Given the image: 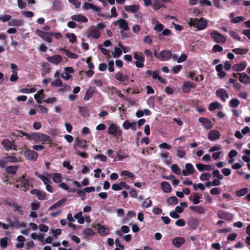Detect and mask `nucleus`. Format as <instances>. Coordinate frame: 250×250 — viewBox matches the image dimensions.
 <instances>
[{"mask_svg": "<svg viewBox=\"0 0 250 250\" xmlns=\"http://www.w3.org/2000/svg\"><path fill=\"white\" fill-rule=\"evenodd\" d=\"M229 35L234 39L238 41L241 40V38L239 36L238 34L234 31H230L229 32Z\"/></svg>", "mask_w": 250, "mask_h": 250, "instance_id": "58", "label": "nucleus"}, {"mask_svg": "<svg viewBox=\"0 0 250 250\" xmlns=\"http://www.w3.org/2000/svg\"><path fill=\"white\" fill-rule=\"evenodd\" d=\"M45 97L43 90H41L34 95V98L38 103H42V100Z\"/></svg>", "mask_w": 250, "mask_h": 250, "instance_id": "26", "label": "nucleus"}, {"mask_svg": "<svg viewBox=\"0 0 250 250\" xmlns=\"http://www.w3.org/2000/svg\"><path fill=\"white\" fill-rule=\"evenodd\" d=\"M232 52L238 54V55H244L247 53L248 52V49L236 48L232 50Z\"/></svg>", "mask_w": 250, "mask_h": 250, "instance_id": "40", "label": "nucleus"}, {"mask_svg": "<svg viewBox=\"0 0 250 250\" xmlns=\"http://www.w3.org/2000/svg\"><path fill=\"white\" fill-rule=\"evenodd\" d=\"M246 66L247 63L245 62H242L240 63L233 65L232 69L235 71H242L246 68Z\"/></svg>", "mask_w": 250, "mask_h": 250, "instance_id": "23", "label": "nucleus"}, {"mask_svg": "<svg viewBox=\"0 0 250 250\" xmlns=\"http://www.w3.org/2000/svg\"><path fill=\"white\" fill-rule=\"evenodd\" d=\"M13 135L16 137L25 136L28 139L32 140L37 142H41L43 144H50L51 143V140L49 136L40 132H34L29 134L24 133L22 131H18L17 134L13 133Z\"/></svg>", "mask_w": 250, "mask_h": 250, "instance_id": "1", "label": "nucleus"}, {"mask_svg": "<svg viewBox=\"0 0 250 250\" xmlns=\"http://www.w3.org/2000/svg\"><path fill=\"white\" fill-rule=\"evenodd\" d=\"M245 20V18L243 16H239L231 19V21L234 23H237L241 22Z\"/></svg>", "mask_w": 250, "mask_h": 250, "instance_id": "51", "label": "nucleus"}, {"mask_svg": "<svg viewBox=\"0 0 250 250\" xmlns=\"http://www.w3.org/2000/svg\"><path fill=\"white\" fill-rule=\"evenodd\" d=\"M220 132L216 130H212L210 131L208 134V138L210 141H214L219 139L220 137Z\"/></svg>", "mask_w": 250, "mask_h": 250, "instance_id": "18", "label": "nucleus"}, {"mask_svg": "<svg viewBox=\"0 0 250 250\" xmlns=\"http://www.w3.org/2000/svg\"><path fill=\"white\" fill-rule=\"evenodd\" d=\"M8 24L11 26H21L23 25V21L17 19H13L8 22Z\"/></svg>", "mask_w": 250, "mask_h": 250, "instance_id": "24", "label": "nucleus"}, {"mask_svg": "<svg viewBox=\"0 0 250 250\" xmlns=\"http://www.w3.org/2000/svg\"><path fill=\"white\" fill-rule=\"evenodd\" d=\"M66 202V199H61L60 200H59L57 202H56L55 204L51 206L48 209L49 210H52L57 208H59L62 205H63L64 203Z\"/></svg>", "mask_w": 250, "mask_h": 250, "instance_id": "34", "label": "nucleus"}, {"mask_svg": "<svg viewBox=\"0 0 250 250\" xmlns=\"http://www.w3.org/2000/svg\"><path fill=\"white\" fill-rule=\"evenodd\" d=\"M195 85L189 81H185L183 83L182 89L183 92L184 93H188L189 92L191 88L195 87Z\"/></svg>", "mask_w": 250, "mask_h": 250, "instance_id": "16", "label": "nucleus"}, {"mask_svg": "<svg viewBox=\"0 0 250 250\" xmlns=\"http://www.w3.org/2000/svg\"><path fill=\"white\" fill-rule=\"evenodd\" d=\"M19 182L21 186L23 187L24 188H28L32 185L33 179H27L23 176L20 179Z\"/></svg>", "mask_w": 250, "mask_h": 250, "instance_id": "10", "label": "nucleus"}, {"mask_svg": "<svg viewBox=\"0 0 250 250\" xmlns=\"http://www.w3.org/2000/svg\"><path fill=\"white\" fill-rule=\"evenodd\" d=\"M83 232L84 234L88 236H92L94 235V232L93 230L89 228H86L83 229Z\"/></svg>", "mask_w": 250, "mask_h": 250, "instance_id": "63", "label": "nucleus"}, {"mask_svg": "<svg viewBox=\"0 0 250 250\" xmlns=\"http://www.w3.org/2000/svg\"><path fill=\"white\" fill-rule=\"evenodd\" d=\"M153 8L155 10H158L162 7V4L157 0H154L153 4Z\"/></svg>", "mask_w": 250, "mask_h": 250, "instance_id": "62", "label": "nucleus"}, {"mask_svg": "<svg viewBox=\"0 0 250 250\" xmlns=\"http://www.w3.org/2000/svg\"><path fill=\"white\" fill-rule=\"evenodd\" d=\"M154 29L157 32H160L163 30L164 26L162 24L160 23L158 21H156L155 22V25Z\"/></svg>", "mask_w": 250, "mask_h": 250, "instance_id": "55", "label": "nucleus"}, {"mask_svg": "<svg viewBox=\"0 0 250 250\" xmlns=\"http://www.w3.org/2000/svg\"><path fill=\"white\" fill-rule=\"evenodd\" d=\"M36 107L37 108L38 111L39 113H46L48 112L47 108L45 107L44 106L41 105V104H39L38 105H37L36 106Z\"/></svg>", "mask_w": 250, "mask_h": 250, "instance_id": "54", "label": "nucleus"}, {"mask_svg": "<svg viewBox=\"0 0 250 250\" xmlns=\"http://www.w3.org/2000/svg\"><path fill=\"white\" fill-rule=\"evenodd\" d=\"M134 58L136 60L135 62V65L137 67L142 68L144 66L145 59L141 55L137 53H134Z\"/></svg>", "mask_w": 250, "mask_h": 250, "instance_id": "5", "label": "nucleus"}, {"mask_svg": "<svg viewBox=\"0 0 250 250\" xmlns=\"http://www.w3.org/2000/svg\"><path fill=\"white\" fill-rule=\"evenodd\" d=\"M139 9V5L137 4L132 5H126L125 6V9L126 11L134 13L137 11Z\"/></svg>", "mask_w": 250, "mask_h": 250, "instance_id": "36", "label": "nucleus"}, {"mask_svg": "<svg viewBox=\"0 0 250 250\" xmlns=\"http://www.w3.org/2000/svg\"><path fill=\"white\" fill-rule=\"evenodd\" d=\"M108 133L115 137H118L122 135V131L119 126L116 124H112L108 127Z\"/></svg>", "mask_w": 250, "mask_h": 250, "instance_id": "3", "label": "nucleus"}, {"mask_svg": "<svg viewBox=\"0 0 250 250\" xmlns=\"http://www.w3.org/2000/svg\"><path fill=\"white\" fill-rule=\"evenodd\" d=\"M172 53L169 50H164L160 53L159 60L162 61H167L171 57Z\"/></svg>", "mask_w": 250, "mask_h": 250, "instance_id": "14", "label": "nucleus"}, {"mask_svg": "<svg viewBox=\"0 0 250 250\" xmlns=\"http://www.w3.org/2000/svg\"><path fill=\"white\" fill-rule=\"evenodd\" d=\"M221 146L219 145H216L212 146L208 150L209 152H214L218 151H221Z\"/></svg>", "mask_w": 250, "mask_h": 250, "instance_id": "61", "label": "nucleus"}, {"mask_svg": "<svg viewBox=\"0 0 250 250\" xmlns=\"http://www.w3.org/2000/svg\"><path fill=\"white\" fill-rule=\"evenodd\" d=\"M36 91V89L35 88H21L19 90V92L21 93H24V94H28L31 93H34Z\"/></svg>", "mask_w": 250, "mask_h": 250, "instance_id": "46", "label": "nucleus"}, {"mask_svg": "<svg viewBox=\"0 0 250 250\" xmlns=\"http://www.w3.org/2000/svg\"><path fill=\"white\" fill-rule=\"evenodd\" d=\"M248 190H249L248 188H244L236 191L235 194L237 197H242L247 194L248 192Z\"/></svg>", "mask_w": 250, "mask_h": 250, "instance_id": "43", "label": "nucleus"}, {"mask_svg": "<svg viewBox=\"0 0 250 250\" xmlns=\"http://www.w3.org/2000/svg\"><path fill=\"white\" fill-rule=\"evenodd\" d=\"M60 50L62 51L63 53L68 57L71 59H77L78 56L73 53L71 52L70 51L66 50L65 49L61 48Z\"/></svg>", "mask_w": 250, "mask_h": 250, "instance_id": "38", "label": "nucleus"}, {"mask_svg": "<svg viewBox=\"0 0 250 250\" xmlns=\"http://www.w3.org/2000/svg\"><path fill=\"white\" fill-rule=\"evenodd\" d=\"M188 24L190 26H193L199 30H202L207 27L208 21L202 18L200 19L190 18Z\"/></svg>", "mask_w": 250, "mask_h": 250, "instance_id": "2", "label": "nucleus"}, {"mask_svg": "<svg viewBox=\"0 0 250 250\" xmlns=\"http://www.w3.org/2000/svg\"><path fill=\"white\" fill-rule=\"evenodd\" d=\"M199 122L201 123L204 128L210 129L213 126V124L210 120L206 118L201 117L199 119Z\"/></svg>", "mask_w": 250, "mask_h": 250, "instance_id": "11", "label": "nucleus"}, {"mask_svg": "<svg viewBox=\"0 0 250 250\" xmlns=\"http://www.w3.org/2000/svg\"><path fill=\"white\" fill-rule=\"evenodd\" d=\"M210 37L214 42L217 43H225L226 42V37L216 31H214L211 32Z\"/></svg>", "mask_w": 250, "mask_h": 250, "instance_id": "4", "label": "nucleus"}, {"mask_svg": "<svg viewBox=\"0 0 250 250\" xmlns=\"http://www.w3.org/2000/svg\"><path fill=\"white\" fill-rule=\"evenodd\" d=\"M161 187L162 190L165 192H169L171 190V186L167 182H162L161 183Z\"/></svg>", "mask_w": 250, "mask_h": 250, "instance_id": "35", "label": "nucleus"}, {"mask_svg": "<svg viewBox=\"0 0 250 250\" xmlns=\"http://www.w3.org/2000/svg\"><path fill=\"white\" fill-rule=\"evenodd\" d=\"M46 60L49 62L57 65L62 62V58L59 55H56L51 57H48Z\"/></svg>", "mask_w": 250, "mask_h": 250, "instance_id": "15", "label": "nucleus"}, {"mask_svg": "<svg viewBox=\"0 0 250 250\" xmlns=\"http://www.w3.org/2000/svg\"><path fill=\"white\" fill-rule=\"evenodd\" d=\"M100 32L96 29H93L91 30L88 35L89 37H92L95 39L99 38L100 37Z\"/></svg>", "mask_w": 250, "mask_h": 250, "instance_id": "45", "label": "nucleus"}, {"mask_svg": "<svg viewBox=\"0 0 250 250\" xmlns=\"http://www.w3.org/2000/svg\"><path fill=\"white\" fill-rule=\"evenodd\" d=\"M40 204L38 201L33 202L31 204V209L33 210L38 209L40 207Z\"/></svg>", "mask_w": 250, "mask_h": 250, "instance_id": "64", "label": "nucleus"}, {"mask_svg": "<svg viewBox=\"0 0 250 250\" xmlns=\"http://www.w3.org/2000/svg\"><path fill=\"white\" fill-rule=\"evenodd\" d=\"M216 95L221 98L222 100L225 102L229 98V94L224 89H219L216 92Z\"/></svg>", "mask_w": 250, "mask_h": 250, "instance_id": "17", "label": "nucleus"}, {"mask_svg": "<svg viewBox=\"0 0 250 250\" xmlns=\"http://www.w3.org/2000/svg\"><path fill=\"white\" fill-rule=\"evenodd\" d=\"M30 193L36 196L40 200H44L46 199V194L44 191H41L39 189H34L30 191Z\"/></svg>", "mask_w": 250, "mask_h": 250, "instance_id": "6", "label": "nucleus"}, {"mask_svg": "<svg viewBox=\"0 0 250 250\" xmlns=\"http://www.w3.org/2000/svg\"><path fill=\"white\" fill-rule=\"evenodd\" d=\"M97 227L98 232L101 236H105L109 234L110 229L108 228L99 224L97 225Z\"/></svg>", "mask_w": 250, "mask_h": 250, "instance_id": "8", "label": "nucleus"}, {"mask_svg": "<svg viewBox=\"0 0 250 250\" xmlns=\"http://www.w3.org/2000/svg\"><path fill=\"white\" fill-rule=\"evenodd\" d=\"M35 174L43 182V184L45 186L49 184H51V181L48 178V177L45 176L44 175H42L38 172H36Z\"/></svg>", "mask_w": 250, "mask_h": 250, "instance_id": "27", "label": "nucleus"}, {"mask_svg": "<svg viewBox=\"0 0 250 250\" xmlns=\"http://www.w3.org/2000/svg\"><path fill=\"white\" fill-rule=\"evenodd\" d=\"M115 78L121 82H124L128 79V77L126 75H123L121 72H117L114 75Z\"/></svg>", "mask_w": 250, "mask_h": 250, "instance_id": "30", "label": "nucleus"}, {"mask_svg": "<svg viewBox=\"0 0 250 250\" xmlns=\"http://www.w3.org/2000/svg\"><path fill=\"white\" fill-rule=\"evenodd\" d=\"M121 175L125 176L132 179H134L135 177V176L134 174V173L127 170H123L121 173Z\"/></svg>", "mask_w": 250, "mask_h": 250, "instance_id": "48", "label": "nucleus"}, {"mask_svg": "<svg viewBox=\"0 0 250 250\" xmlns=\"http://www.w3.org/2000/svg\"><path fill=\"white\" fill-rule=\"evenodd\" d=\"M92 93L93 91L91 90H87L84 96V100L85 101H88L91 98L92 96Z\"/></svg>", "mask_w": 250, "mask_h": 250, "instance_id": "60", "label": "nucleus"}, {"mask_svg": "<svg viewBox=\"0 0 250 250\" xmlns=\"http://www.w3.org/2000/svg\"><path fill=\"white\" fill-rule=\"evenodd\" d=\"M24 156L27 159L32 161H36L38 157V153L32 150L25 151Z\"/></svg>", "mask_w": 250, "mask_h": 250, "instance_id": "9", "label": "nucleus"}, {"mask_svg": "<svg viewBox=\"0 0 250 250\" xmlns=\"http://www.w3.org/2000/svg\"><path fill=\"white\" fill-rule=\"evenodd\" d=\"M167 202L169 204L175 205L178 203V200L175 197L172 196L167 200Z\"/></svg>", "mask_w": 250, "mask_h": 250, "instance_id": "59", "label": "nucleus"}, {"mask_svg": "<svg viewBox=\"0 0 250 250\" xmlns=\"http://www.w3.org/2000/svg\"><path fill=\"white\" fill-rule=\"evenodd\" d=\"M221 104L218 102H213L210 104L208 107L209 110L212 111L219 108Z\"/></svg>", "mask_w": 250, "mask_h": 250, "instance_id": "44", "label": "nucleus"}, {"mask_svg": "<svg viewBox=\"0 0 250 250\" xmlns=\"http://www.w3.org/2000/svg\"><path fill=\"white\" fill-rule=\"evenodd\" d=\"M36 33L45 41L50 43L52 42V39L48 36L50 33L44 32L40 29L36 30Z\"/></svg>", "mask_w": 250, "mask_h": 250, "instance_id": "12", "label": "nucleus"}, {"mask_svg": "<svg viewBox=\"0 0 250 250\" xmlns=\"http://www.w3.org/2000/svg\"><path fill=\"white\" fill-rule=\"evenodd\" d=\"M136 123L135 122H129L128 121H125L123 124V126L125 129H128L130 128L133 131H135L136 130Z\"/></svg>", "mask_w": 250, "mask_h": 250, "instance_id": "20", "label": "nucleus"}, {"mask_svg": "<svg viewBox=\"0 0 250 250\" xmlns=\"http://www.w3.org/2000/svg\"><path fill=\"white\" fill-rule=\"evenodd\" d=\"M196 167L199 171H203V170L209 171L212 169V166L210 165H204V164H197L196 165Z\"/></svg>", "mask_w": 250, "mask_h": 250, "instance_id": "25", "label": "nucleus"}, {"mask_svg": "<svg viewBox=\"0 0 250 250\" xmlns=\"http://www.w3.org/2000/svg\"><path fill=\"white\" fill-rule=\"evenodd\" d=\"M185 242V239L182 237H177L174 238L172 243L176 248H179Z\"/></svg>", "mask_w": 250, "mask_h": 250, "instance_id": "19", "label": "nucleus"}, {"mask_svg": "<svg viewBox=\"0 0 250 250\" xmlns=\"http://www.w3.org/2000/svg\"><path fill=\"white\" fill-rule=\"evenodd\" d=\"M211 174L209 173H204L200 175L199 178L201 181H208L211 178Z\"/></svg>", "mask_w": 250, "mask_h": 250, "instance_id": "49", "label": "nucleus"}, {"mask_svg": "<svg viewBox=\"0 0 250 250\" xmlns=\"http://www.w3.org/2000/svg\"><path fill=\"white\" fill-rule=\"evenodd\" d=\"M11 18V16L9 15L3 14L0 16V21L2 22H6L8 21H10Z\"/></svg>", "mask_w": 250, "mask_h": 250, "instance_id": "57", "label": "nucleus"}, {"mask_svg": "<svg viewBox=\"0 0 250 250\" xmlns=\"http://www.w3.org/2000/svg\"><path fill=\"white\" fill-rule=\"evenodd\" d=\"M194 168L190 163H187L185 165V168L183 169V175L187 176L192 174L194 172Z\"/></svg>", "mask_w": 250, "mask_h": 250, "instance_id": "7", "label": "nucleus"}, {"mask_svg": "<svg viewBox=\"0 0 250 250\" xmlns=\"http://www.w3.org/2000/svg\"><path fill=\"white\" fill-rule=\"evenodd\" d=\"M162 160L167 165L171 163V158L169 157V153L167 152H162L160 154Z\"/></svg>", "mask_w": 250, "mask_h": 250, "instance_id": "32", "label": "nucleus"}, {"mask_svg": "<svg viewBox=\"0 0 250 250\" xmlns=\"http://www.w3.org/2000/svg\"><path fill=\"white\" fill-rule=\"evenodd\" d=\"M115 23L118 25L119 27L124 31H128L129 27L127 22L124 19H120L115 22Z\"/></svg>", "mask_w": 250, "mask_h": 250, "instance_id": "13", "label": "nucleus"}, {"mask_svg": "<svg viewBox=\"0 0 250 250\" xmlns=\"http://www.w3.org/2000/svg\"><path fill=\"white\" fill-rule=\"evenodd\" d=\"M240 104V101L236 98L232 99L229 102V105L232 107H237Z\"/></svg>", "mask_w": 250, "mask_h": 250, "instance_id": "50", "label": "nucleus"}, {"mask_svg": "<svg viewBox=\"0 0 250 250\" xmlns=\"http://www.w3.org/2000/svg\"><path fill=\"white\" fill-rule=\"evenodd\" d=\"M2 147L6 150H9L12 148L13 143L7 139H5L1 142Z\"/></svg>", "mask_w": 250, "mask_h": 250, "instance_id": "33", "label": "nucleus"}, {"mask_svg": "<svg viewBox=\"0 0 250 250\" xmlns=\"http://www.w3.org/2000/svg\"><path fill=\"white\" fill-rule=\"evenodd\" d=\"M239 81L244 83L250 84V77L245 73H242L239 74Z\"/></svg>", "mask_w": 250, "mask_h": 250, "instance_id": "22", "label": "nucleus"}, {"mask_svg": "<svg viewBox=\"0 0 250 250\" xmlns=\"http://www.w3.org/2000/svg\"><path fill=\"white\" fill-rule=\"evenodd\" d=\"M87 142L83 140H79L77 138L75 140V145L74 146V148L76 149V147L78 146L82 148H84L86 146Z\"/></svg>", "mask_w": 250, "mask_h": 250, "instance_id": "28", "label": "nucleus"}, {"mask_svg": "<svg viewBox=\"0 0 250 250\" xmlns=\"http://www.w3.org/2000/svg\"><path fill=\"white\" fill-rule=\"evenodd\" d=\"M218 216L220 218L230 220L232 218L233 216L231 214L223 211H219Z\"/></svg>", "mask_w": 250, "mask_h": 250, "instance_id": "29", "label": "nucleus"}, {"mask_svg": "<svg viewBox=\"0 0 250 250\" xmlns=\"http://www.w3.org/2000/svg\"><path fill=\"white\" fill-rule=\"evenodd\" d=\"M65 36L71 43H73L76 41L77 37L74 33H67Z\"/></svg>", "mask_w": 250, "mask_h": 250, "instance_id": "47", "label": "nucleus"}, {"mask_svg": "<svg viewBox=\"0 0 250 250\" xmlns=\"http://www.w3.org/2000/svg\"><path fill=\"white\" fill-rule=\"evenodd\" d=\"M17 240L18 243L16 245V247L18 248H22L24 246V242L25 241L24 237L21 235L18 236Z\"/></svg>", "mask_w": 250, "mask_h": 250, "instance_id": "37", "label": "nucleus"}, {"mask_svg": "<svg viewBox=\"0 0 250 250\" xmlns=\"http://www.w3.org/2000/svg\"><path fill=\"white\" fill-rule=\"evenodd\" d=\"M171 169L175 174L180 175L181 173V169L176 164H173L171 166Z\"/></svg>", "mask_w": 250, "mask_h": 250, "instance_id": "52", "label": "nucleus"}, {"mask_svg": "<svg viewBox=\"0 0 250 250\" xmlns=\"http://www.w3.org/2000/svg\"><path fill=\"white\" fill-rule=\"evenodd\" d=\"M152 205V202L148 198L145 199L142 203V206L144 208L150 207Z\"/></svg>", "mask_w": 250, "mask_h": 250, "instance_id": "53", "label": "nucleus"}, {"mask_svg": "<svg viewBox=\"0 0 250 250\" xmlns=\"http://www.w3.org/2000/svg\"><path fill=\"white\" fill-rule=\"evenodd\" d=\"M62 179V175L61 173H54L52 175V180L55 183H60Z\"/></svg>", "mask_w": 250, "mask_h": 250, "instance_id": "42", "label": "nucleus"}, {"mask_svg": "<svg viewBox=\"0 0 250 250\" xmlns=\"http://www.w3.org/2000/svg\"><path fill=\"white\" fill-rule=\"evenodd\" d=\"M74 217L77 220L78 222L80 224H83L84 222V218L83 216V213L80 211L76 214Z\"/></svg>", "mask_w": 250, "mask_h": 250, "instance_id": "39", "label": "nucleus"}, {"mask_svg": "<svg viewBox=\"0 0 250 250\" xmlns=\"http://www.w3.org/2000/svg\"><path fill=\"white\" fill-rule=\"evenodd\" d=\"M71 19L74 21L83 23H85L88 21V19L85 17L81 14L72 15Z\"/></svg>", "mask_w": 250, "mask_h": 250, "instance_id": "21", "label": "nucleus"}, {"mask_svg": "<svg viewBox=\"0 0 250 250\" xmlns=\"http://www.w3.org/2000/svg\"><path fill=\"white\" fill-rule=\"evenodd\" d=\"M189 208L190 210L199 214L204 213L205 211L204 208L202 206H190Z\"/></svg>", "mask_w": 250, "mask_h": 250, "instance_id": "31", "label": "nucleus"}, {"mask_svg": "<svg viewBox=\"0 0 250 250\" xmlns=\"http://www.w3.org/2000/svg\"><path fill=\"white\" fill-rule=\"evenodd\" d=\"M17 170V167L16 166H9L6 168V171L10 174H15Z\"/></svg>", "mask_w": 250, "mask_h": 250, "instance_id": "56", "label": "nucleus"}, {"mask_svg": "<svg viewBox=\"0 0 250 250\" xmlns=\"http://www.w3.org/2000/svg\"><path fill=\"white\" fill-rule=\"evenodd\" d=\"M122 54V50L121 48L116 47L112 52V54L114 58H119Z\"/></svg>", "mask_w": 250, "mask_h": 250, "instance_id": "41", "label": "nucleus"}]
</instances>
